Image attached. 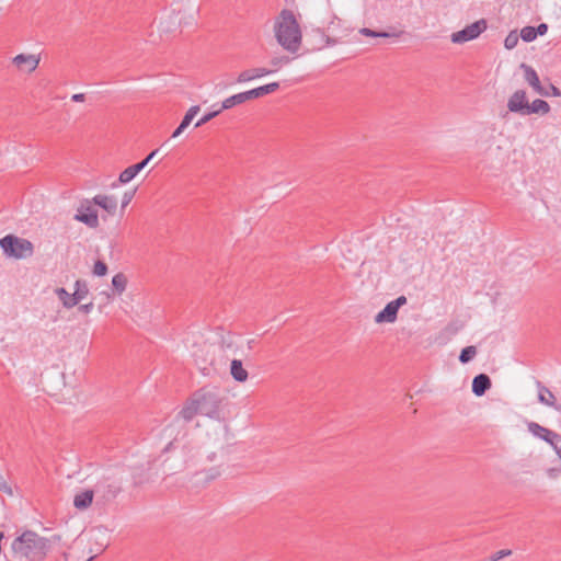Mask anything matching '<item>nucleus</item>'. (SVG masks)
I'll return each instance as SVG.
<instances>
[{"label":"nucleus","instance_id":"obj_26","mask_svg":"<svg viewBox=\"0 0 561 561\" xmlns=\"http://www.w3.org/2000/svg\"><path fill=\"white\" fill-rule=\"evenodd\" d=\"M112 286H113V290L118 295H121L123 291H125L126 286H127L126 275L123 273H117L116 275H114L112 278Z\"/></svg>","mask_w":561,"mask_h":561},{"label":"nucleus","instance_id":"obj_2","mask_svg":"<svg viewBox=\"0 0 561 561\" xmlns=\"http://www.w3.org/2000/svg\"><path fill=\"white\" fill-rule=\"evenodd\" d=\"M110 541L111 536L106 528H85L75 539L67 558L79 560L81 553L82 557L93 556L94 559L108 547Z\"/></svg>","mask_w":561,"mask_h":561},{"label":"nucleus","instance_id":"obj_38","mask_svg":"<svg viewBox=\"0 0 561 561\" xmlns=\"http://www.w3.org/2000/svg\"><path fill=\"white\" fill-rule=\"evenodd\" d=\"M194 356H195V363H196V365L199 367V369L202 370V373H203L204 375H208V374H209V369H208L206 366H204V365H203V364H205V363H206V359H203V362L201 363V362L198 360V354H197V353H194Z\"/></svg>","mask_w":561,"mask_h":561},{"label":"nucleus","instance_id":"obj_45","mask_svg":"<svg viewBox=\"0 0 561 561\" xmlns=\"http://www.w3.org/2000/svg\"><path fill=\"white\" fill-rule=\"evenodd\" d=\"M550 92H551V95L553 96H561V91L558 87L553 85L552 83L550 84Z\"/></svg>","mask_w":561,"mask_h":561},{"label":"nucleus","instance_id":"obj_50","mask_svg":"<svg viewBox=\"0 0 561 561\" xmlns=\"http://www.w3.org/2000/svg\"><path fill=\"white\" fill-rule=\"evenodd\" d=\"M198 352L203 354L205 352V350L204 348H199Z\"/></svg>","mask_w":561,"mask_h":561},{"label":"nucleus","instance_id":"obj_6","mask_svg":"<svg viewBox=\"0 0 561 561\" xmlns=\"http://www.w3.org/2000/svg\"><path fill=\"white\" fill-rule=\"evenodd\" d=\"M279 89L278 82H271L262 87L254 88L252 90L240 92L231 95L221 102V108H232L233 106L243 104L248 101L262 98L266 94L273 93Z\"/></svg>","mask_w":561,"mask_h":561},{"label":"nucleus","instance_id":"obj_30","mask_svg":"<svg viewBox=\"0 0 561 561\" xmlns=\"http://www.w3.org/2000/svg\"><path fill=\"white\" fill-rule=\"evenodd\" d=\"M225 110L226 108H221V106H220L219 108L205 114L202 118H199L196 122L195 127L197 128V127L205 125L206 123L210 122L213 118L217 117Z\"/></svg>","mask_w":561,"mask_h":561},{"label":"nucleus","instance_id":"obj_28","mask_svg":"<svg viewBox=\"0 0 561 561\" xmlns=\"http://www.w3.org/2000/svg\"><path fill=\"white\" fill-rule=\"evenodd\" d=\"M476 355H477V347L476 346H473V345L466 346L460 352L459 362L461 364H467L470 360H472Z\"/></svg>","mask_w":561,"mask_h":561},{"label":"nucleus","instance_id":"obj_31","mask_svg":"<svg viewBox=\"0 0 561 561\" xmlns=\"http://www.w3.org/2000/svg\"><path fill=\"white\" fill-rule=\"evenodd\" d=\"M537 37L535 26H525L520 31V38L524 42L530 43Z\"/></svg>","mask_w":561,"mask_h":561},{"label":"nucleus","instance_id":"obj_37","mask_svg":"<svg viewBox=\"0 0 561 561\" xmlns=\"http://www.w3.org/2000/svg\"><path fill=\"white\" fill-rule=\"evenodd\" d=\"M135 194H136V188L124 193L123 199H122V208H125L133 201Z\"/></svg>","mask_w":561,"mask_h":561},{"label":"nucleus","instance_id":"obj_13","mask_svg":"<svg viewBox=\"0 0 561 561\" xmlns=\"http://www.w3.org/2000/svg\"><path fill=\"white\" fill-rule=\"evenodd\" d=\"M520 68L524 70L525 80L529 83V85H531L537 93H539L543 96H548L549 92H547L542 88L536 70L526 64H522Z\"/></svg>","mask_w":561,"mask_h":561},{"label":"nucleus","instance_id":"obj_42","mask_svg":"<svg viewBox=\"0 0 561 561\" xmlns=\"http://www.w3.org/2000/svg\"><path fill=\"white\" fill-rule=\"evenodd\" d=\"M93 308V302L84 304L79 306V310L83 313H89Z\"/></svg>","mask_w":561,"mask_h":561},{"label":"nucleus","instance_id":"obj_47","mask_svg":"<svg viewBox=\"0 0 561 561\" xmlns=\"http://www.w3.org/2000/svg\"><path fill=\"white\" fill-rule=\"evenodd\" d=\"M93 560V556H90L85 559V561H92Z\"/></svg>","mask_w":561,"mask_h":561},{"label":"nucleus","instance_id":"obj_43","mask_svg":"<svg viewBox=\"0 0 561 561\" xmlns=\"http://www.w3.org/2000/svg\"><path fill=\"white\" fill-rule=\"evenodd\" d=\"M360 33L363 35H366V36L377 37V31H374V30H370V28H367V27L362 28Z\"/></svg>","mask_w":561,"mask_h":561},{"label":"nucleus","instance_id":"obj_35","mask_svg":"<svg viewBox=\"0 0 561 561\" xmlns=\"http://www.w3.org/2000/svg\"><path fill=\"white\" fill-rule=\"evenodd\" d=\"M220 346L222 350H231L234 347V342L231 334H228L227 336H221Z\"/></svg>","mask_w":561,"mask_h":561},{"label":"nucleus","instance_id":"obj_10","mask_svg":"<svg viewBox=\"0 0 561 561\" xmlns=\"http://www.w3.org/2000/svg\"><path fill=\"white\" fill-rule=\"evenodd\" d=\"M407 304V297L405 296H399L397 299L388 302L386 307L377 313L375 317V321L377 323H392L397 320L398 311L400 307Z\"/></svg>","mask_w":561,"mask_h":561},{"label":"nucleus","instance_id":"obj_41","mask_svg":"<svg viewBox=\"0 0 561 561\" xmlns=\"http://www.w3.org/2000/svg\"><path fill=\"white\" fill-rule=\"evenodd\" d=\"M401 34H402V32H398V33L377 32V37H385V38L399 37Z\"/></svg>","mask_w":561,"mask_h":561},{"label":"nucleus","instance_id":"obj_3","mask_svg":"<svg viewBox=\"0 0 561 561\" xmlns=\"http://www.w3.org/2000/svg\"><path fill=\"white\" fill-rule=\"evenodd\" d=\"M275 37L278 44L289 53H297L301 45V30L293 11H280L274 25Z\"/></svg>","mask_w":561,"mask_h":561},{"label":"nucleus","instance_id":"obj_36","mask_svg":"<svg viewBox=\"0 0 561 561\" xmlns=\"http://www.w3.org/2000/svg\"><path fill=\"white\" fill-rule=\"evenodd\" d=\"M0 491L8 494L9 496H13V490L11 485L8 483L5 478L0 474Z\"/></svg>","mask_w":561,"mask_h":561},{"label":"nucleus","instance_id":"obj_44","mask_svg":"<svg viewBox=\"0 0 561 561\" xmlns=\"http://www.w3.org/2000/svg\"><path fill=\"white\" fill-rule=\"evenodd\" d=\"M73 102H83L85 100V95L83 93H77L71 96Z\"/></svg>","mask_w":561,"mask_h":561},{"label":"nucleus","instance_id":"obj_24","mask_svg":"<svg viewBox=\"0 0 561 561\" xmlns=\"http://www.w3.org/2000/svg\"><path fill=\"white\" fill-rule=\"evenodd\" d=\"M142 170V163H136L121 172L118 183L126 184L130 182Z\"/></svg>","mask_w":561,"mask_h":561},{"label":"nucleus","instance_id":"obj_12","mask_svg":"<svg viewBox=\"0 0 561 561\" xmlns=\"http://www.w3.org/2000/svg\"><path fill=\"white\" fill-rule=\"evenodd\" d=\"M528 100L525 90L515 91L508 99L507 108L510 112L526 115Z\"/></svg>","mask_w":561,"mask_h":561},{"label":"nucleus","instance_id":"obj_22","mask_svg":"<svg viewBox=\"0 0 561 561\" xmlns=\"http://www.w3.org/2000/svg\"><path fill=\"white\" fill-rule=\"evenodd\" d=\"M550 112V105L547 101L537 99L531 103H528L526 108V115L530 114H541L546 115Z\"/></svg>","mask_w":561,"mask_h":561},{"label":"nucleus","instance_id":"obj_5","mask_svg":"<svg viewBox=\"0 0 561 561\" xmlns=\"http://www.w3.org/2000/svg\"><path fill=\"white\" fill-rule=\"evenodd\" d=\"M0 248L7 256L14 259L30 257L34 253L33 243L15 234H7L1 238Z\"/></svg>","mask_w":561,"mask_h":561},{"label":"nucleus","instance_id":"obj_17","mask_svg":"<svg viewBox=\"0 0 561 561\" xmlns=\"http://www.w3.org/2000/svg\"><path fill=\"white\" fill-rule=\"evenodd\" d=\"M270 73H273V70H268V68H264V67L248 69V70H244L239 73V76L237 78V82H239V83L248 82L253 79L267 76Z\"/></svg>","mask_w":561,"mask_h":561},{"label":"nucleus","instance_id":"obj_21","mask_svg":"<svg viewBox=\"0 0 561 561\" xmlns=\"http://www.w3.org/2000/svg\"><path fill=\"white\" fill-rule=\"evenodd\" d=\"M199 413L196 402H194L193 396L185 402L182 410L179 412V416L185 422H191L196 414Z\"/></svg>","mask_w":561,"mask_h":561},{"label":"nucleus","instance_id":"obj_49","mask_svg":"<svg viewBox=\"0 0 561 561\" xmlns=\"http://www.w3.org/2000/svg\"><path fill=\"white\" fill-rule=\"evenodd\" d=\"M253 346V340L249 341V347Z\"/></svg>","mask_w":561,"mask_h":561},{"label":"nucleus","instance_id":"obj_32","mask_svg":"<svg viewBox=\"0 0 561 561\" xmlns=\"http://www.w3.org/2000/svg\"><path fill=\"white\" fill-rule=\"evenodd\" d=\"M518 38L517 31H511L504 39L505 48L510 50L515 48L518 44Z\"/></svg>","mask_w":561,"mask_h":561},{"label":"nucleus","instance_id":"obj_14","mask_svg":"<svg viewBox=\"0 0 561 561\" xmlns=\"http://www.w3.org/2000/svg\"><path fill=\"white\" fill-rule=\"evenodd\" d=\"M92 205H98L107 211L110 215H114L117 208V199L115 196L99 194L92 198Z\"/></svg>","mask_w":561,"mask_h":561},{"label":"nucleus","instance_id":"obj_33","mask_svg":"<svg viewBox=\"0 0 561 561\" xmlns=\"http://www.w3.org/2000/svg\"><path fill=\"white\" fill-rule=\"evenodd\" d=\"M107 273V265L105 262L98 260L93 266V274L96 276H104Z\"/></svg>","mask_w":561,"mask_h":561},{"label":"nucleus","instance_id":"obj_11","mask_svg":"<svg viewBox=\"0 0 561 561\" xmlns=\"http://www.w3.org/2000/svg\"><path fill=\"white\" fill-rule=\"evenodd\" d=\"M527 428L534 436L547 442L551 446L554 445V442L561 440V435L536 422H528Z\"/></svg>","mask_w":561,"mask_h":561},{"label":"nucleus","instance_id":"obj_8","mask_svg":"<svg viewBox=\"0 0 561 561\" xmlns=\"http://www.w3.org/2000/svg\"><path fill=\"white\" fill-rule=\"evenodd\" d=\"M488 27V23L484 19L476 21L465 28L451 34V42L456 44H462L479 37Z\"/></svg>","mask_w":561,"mask_h":561},{"label":"nucleus","instance_id":"obj_19","mask_svg":"<svg viewBox=\"0 0 561 561\" xmlns=\"http://www.w3.org/2000/svg\"><path fill=\"white\" fill-rule=\"evenodd\" d=\"M13 62L19 67L22 68L23 65L27 66V71L32 72L34 71L39 64V58L35 55H24L20 54L13 58Z\"/></svg>","mask_w":561,"mask_h":561},{"label":"nucleus","instance_id":"obj_34","mask_svg":"<svg viewBox=\"0 0 561 561\" xmlns=\"http://www.w3.org/2000/svg\"><path fill=\"white\" fill-rule=\"evenodd\" d=\"M512 554L510 549H502L492 553L489 558L490 561H500L503 558H506Z\"/></svg>","mask_w":561,"mask_h":561},{"label":"nucleus","instance_id":"obj_46","mask_svg":"<svg viewBox=\"0 0 561 561\" xmlns=\"http://www.w3.org/2000/svg\"><path fill=\"white\" fill-rule=\"evenodd\" d=\"M173 445V443H169V445L167 446L165 450H169L171 448V446Z\"/></svg>","mask_w":561,"mask_h":561},{"label":"nucleus","instance_id":"obj_15","mask_svg":"<svg viewBox=\"0 0 561 561\" xmlns=\"http://www.w3.org/2000/svg\"><path fill=\"white\" fill-rule=\"evenodd\" d=\"M94 497H95V494H94L93 489L92 490H83L75 495L73 506L79 511H84L92 505Z\"/></svg>","mask_w":561,"mask_h":561},{"label":"nucleus","instance_id":"obj_9","mask_svg":"<svg viewBox=\"0 0 561 561\" xmlns=\"http://www.w3.org/2000/svg\"><path fill=\"white\" fill-rule=\"evenodd\" d=\"M73 218L75 220L87 225L89 228L95 229L100 225L98 210L93 207L92 202L89 199H84L80 204Z\"/></svg>","mask_w":561,"mask_h":561},{"label":"nucleus","instance_id":"obj_40","mask_svg":"<svg viewBox=\"0 0 561 561\" xmlns=\"http://www.w3.org/2000/svg\"><path fill=\"white\" fill-rule=\"evenodd\" d=\"M158 153V149H154L151 151L144 160H141L139 163H142V169L153 159V157Z\"/></svg>","mask_w":561,"mask_h":561},{"label":"nucleus","instance_id":"obj_20","mask_svg":"<svg viewBox=\"0 0 561 561\" xmlns=\"http://www.w3.org/2000/svg\"><path fill=\"white\" fill-rule=\"evenodd\" d=\"M199 110H201L199 105H194V106L188 108V111L185 113L182 122L176 127V129L173 131V134H172L173 138L180 136L184 131V129L192 123L194 117L197 115Z\"/></svg>","mask_w":561,"mask_h":561},{"label":"nucleus","instance_id":"obj_27","mask_svg":"<svg viewBox=\"0 0 561 561\" xmlns=\"http://www.w3.org/2000/svg\"><path fill=\"white\" fill-rule=\"evenodd\" d=\"M58 298L61 300L62 306L67 309L73 308L78 304H73V294H69L64 287H59L55 290Z\"/></svg>","mask_w":561,"mask_h":561},{"label":"nucleus","instance_id":"obj_1","mask_svg":"<svg viewBox=\"0 0 561 561\" xmlns=\"http://www.w3.org/2000/svg\"><path fill=\"white\" fill-rule=\"evenodd\" d=\"M10 549L15 559L43 561L50 549V541L33 529H24L12 540Z\"/></svg>","mask_w":561,"mask_h":561},{"label":"nucleus","instance_id":"obj_18","mask_svg":"<svg viewBox=\"0 0 561 561\" xmlns=\"http://www.w3.org/2000/svg\"><path fill=\"white\" fill-rule=\"evenodd\" d=\"M538 388H539V394L538 400L539 402L549 405L553 408L556 411L561 413V404H558L556 402L554 394L545 386L541 385L540 381H538Z\"/></svg>","mask_w":561,"mask_h":561},{"label":"nucleus","instance_id":"obj_29","mask_svg":"<svg viewBox=\"0 0 561 561\" xmlns=\"http://www.w3.org/2000/svg\"><path fill=\"white\" fill-rule=\"evenodd\" d=\"M290 61H291V58L288 56L273 57L270 60V65L272 66V68H268V70H273V72H275L278 69H280L282 67H284L285 65L289 64Z\"/></svg>","mask_w":561,"mask_h":561},{"label":"nucleus","instance_id":"obj_4","mask_svg":"<svg viewBox=\"0 0 561 561\" xmlns=\"http://www.w3.org/2000/svg\"><path fill=\"white\" fill-rule=\"evenodd\" d=\"M192 396L198 407L199 414L211 419L219 417L224 397L218 388L203 387L196 390Z\"/></svg>","mask_w":561,"mask_h":561},{"label":"nucleus","instance_id":"obj_7","mask_svg":"<svg viewBox=\"0 0 561 561\" xmlns=\"http://www.w3.org/2000/svg\"><path fill=\"white\" fill-rule=\"evenodd\" d=\"M93 491L95 494V505L102 507L112 503L121 493L122 488L117 482L103 478L95 483Z\"/></svg>","mask_w":561,"mask_h":561},{"label":"nucleus","instance_id":"obj_16","mask_svg":"<svg viewBox=\"0 0 561 561\" xmlns=\"http://www.w3.org/2000/svg\"><path fill=\"white\" fill-rule=\"evenodd\" d=\"M492 381L486 374H479L472 380V392L477 397H482L491 388Z\"/></svg>","mask_w":561,"mask_h":561},{"label":"nucleus","instance_id":"obj_39","mask_svg":"<svg viewBox=\"0 0 561 561\" xmlns=\"http://www.w3.org/2000/svg\"><path fill=\"white\" fill-rule=\"evenodd\" d=\"M536 35H545L548 32V25L546 23H540L535 27Z\"/></svg>","mask_w":561,"mask_h":561},{"label":"nucleus","instance_id":"obj_23","mask_svg":"<svg viewBox=\"0 0 561 561\" xmlns=\"http://www.w3.org/2000/svg\"><path fill=\"white\" fill-rule=\"evenodd\" d=\"M230 374L236 381L244 382L248 379V371L243 368L240 359H232L230 365Z\"/></svg>","mask_w":561,"mask_h":561},{"label":"nucleus","instance_id":"obj_25","mask_svg":"<svg viewBox=\"0 0 561 561\" xmlns=\"http://www.w3.org/2000/svg\"><path fill=\"white\" fill-rule=\"evenodd\" d=\"M76 290L73 293V304H79L89 294L88 284L85 280L78 279L75 284Z\"/></svg>","mask_w":561,"mask_h":561},{"label":"nucleus","instance_id":"obj_48","mask_svg":"<svg viewBox=\"0 0 561 561\" xmlns=\"http://www.w3.org/2000/svg\"><path fill=\"white\" fill-rule=\"evenodd\" d=\"M253 346V340L249 341V347Z\"/></svg>","mask_w":561,"mask_h":561}]
</instances>
